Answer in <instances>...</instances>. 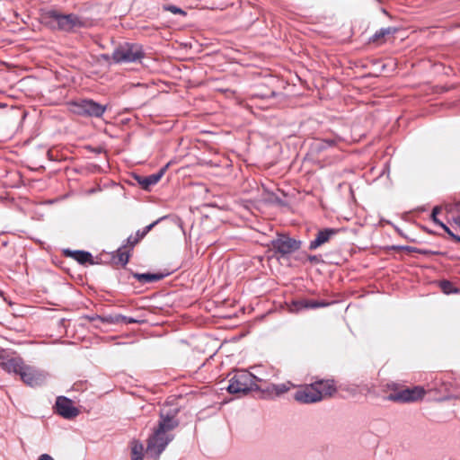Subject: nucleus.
<instances>
[{
  "label": "nucleus",
  "instance_id": "5",
  "mask_svg": "<svg viewBox=\"0 0 460 460\" xmlns=\"http://www.w3.org/2000/svg\"><path fill=\"white\" fill-rule=\"evenodd\" d=\"M24 364L23 358L17 352L0 349V367L4 371L19 375Z\"/></svg>",
  "mask_w": 460,
  "mask_h": 460
},
{
  "label": "nucleus",
  "instance_id": "23",
  "mask_svg": "<svg viewBox=\"0 0 460 460\" xmlns=\"http://www.w3.org/2000/svg\"><path fill=\"white\" fill-rule=\"evenodd\" d=\"M440 288L445 294H451L454 292H457V290L453 287V284L447 280L441 281Z\"/></svg>",
  "mask_w": 460,
  "mask_h": 460
},
{
  "label": "nucleus",
  "instance_id": "27",
  "mask_svg": "<svg viewBox=\"0 0 460 460\" xmlns=\"http://www.w3.org/2000/svg\"><path fill=\"white\" fill-rule=\"evenodd\" d=\"M116 321H117V322L121 321V322H123V323H136V322H137L136 320H134V319H132V318H128L127 316H123V315H119V316L117 317V320H116Z\"/></svg>",
  "mask_w": 460,
  "mask_h": 460
},
{
  "label": "nucleus",
  "instance_id": "4",
  "mask_svg": "<svg viewBox=\"0 0 460 460\" xmlns=\"http://www.w3.org/2000/svg\"><path fill=\"white\" fill-rule=\"evenodd\" d=\"M144 58L142 47L137 44H127L117 49L113 54L112 58L117 63L122 62H136Z\"/></svg>",
  "mask_w": 460,
  "mask_h": 460
},
{
  "label": "nucleus",
  "instance_id": "13",
  "mask_svg": "<svg viewBox=\"0 0 460 460\" xmlns=\"http://www.w3.org/2000/svg\"><path fill=\"white\" fill-rule=\"evenodd\" d=\"M314 386L321 394V401L332 397L336 392L337 388L333 379H320L314 381Z\"/></svg>",
  "mask_w": 460,
  "mask_h": 460
},
{
  "label": "nucleus",
  "instance_id": "26",
  "mask_svg": "<svg viewBox=\"0 0 460 460\" xmlns=\"http://www.w3.org/2000/svg\"><path fill=\"white\" fill-rule=\"evenodd\" d=\"M440 212L439 207H435L432 210L431 217L435 224L439 226V223H442L440 220L438 219L437 215Z\"/></svg>",
  "mask_w": 460,
  "mask_h": 460
},
{
  "label": "nucleus",
  "instance_id": "29",
  "mask_svg": "<svg viewBox=\"0 0 460 460\" xmlns=\"http://www.w3.org/2000/svg\"><path fill=\"white\" fill-rule=\"evenodd\" d=\"M139 242V238H137L136 236L130 235L127 239V243L129 246L134 247L137 243Z\"/></svg>",
  "mask_w": 460,
  "mask_h": 460
},
{
  "label": "nucleus",
  "instance_id": "25",
  "mask_svg": "<svg viewBox=\"0 0 460 460\" xmlns=\"http://www.w3.org/2000/svg\"><path fill=\"white\" fill-rule=\"evenodd\" d=\"M164 10L169 11L173 14L186 15V12H184L182 9H181L175 5H164Z\"/></svg>",
  "mask_w": 460,
  "mask_h": 460
},
{
  "label": "nucleus",
  "instance_id": "8",
  "mask_svg": "<svg viewBox=\"0 0 460 460\" xmlns=\"http://www.w3.org/2000/svg\"><path fill=\"white\" fill-rule=\"evenodd\" d=\"M301 243L286 235H279L272 240V249L282 256L290 254L300 248Z\"/></svg>",
  "mask_w": 460,
  "mask_h": 460
},
{
  "label": "nucleus",
  "instance_id": "6",
  "mask_svg": "<svg viewBox=\"0 0 460 460\" xmlns=\"http://www.w3.org/2000/svg\"><path fill=\"white\" fill-rule=\"evenodd\" d=\"M21 380L29 386H38L44 384L47 374L36 367L24 364L22 370L19 373Z\"/></svg>",
  "mask_w": 460,
  "mask_h": 460
},
{
  "label": "nucleus",
  "instance_id": "19",
  "mask_svg": "<svg viewBox=\"0 0 460 460\" xmlns=\"http://www.w3.org/2000/svg\"><path fill=\"white\" fill-rule=\"evenodd\" d=\"M67 253L81 264H84L86 262L92 263V254L88 252L75 251L67 252Z\"/></svg>",
  "mask_w": 460,
  "mask_h": 460
},
{
  "label": "nucleus",
  "instance_id": "32",
  "mask_svg": "<svg viewBox=\"0 0 460 460\" xmlns=\"http://www.w3.org/2000/svg\"><path fill=\"white\" fill-rule=\"evenodd\" d=\"M308 259H309V261H310L311 262H319V259H318V257H317V256H315V255L309 256V257H308Z\"/></svg>",
  "mask_w": 460,
  "mask_h": 460
},
{
  "label": "nucleus",
  "instance_id": "18",
  "mask_svg": "<svg viewBox=\"0 0 460 460\" xmlns=\"http://www.w3.org/2000/svg\"><path fill=\"white\" fill-rule=\"evenodd\" d=\"M164 274L162 273H136L134 274V278L137 279L141 283H149L161 280L164 278Z\"/></svg>",
  "mask_w": 460,
  "mask_h": 460
},
{
  "label": "nucleus",
  "instance_id": "10",
  "mask_svg": "<svg viewBox=\"0 0 460 460\" xmlns=\"http://www.w3.org/2000/svg\"><path fill=\"white\" fill-rule=\"evenodd\" d=\"M49 17L58 22V28L63 31H71L80 24L78 17L75 14H61L58 11H49Z\"/></svg>",
  "mask_w": 460,
  "mask_h": 460
},
{
  "label": "nucleus",
  "instance_id": "24",
  "mask_svg": "<svg viewBox=\"0 0 460 460\" xmlns=\"http://www.w3.org/2000/svg\"><path fill=\"white\" fill-rule=\"evenodd\" d=\"M439 226L443 228V230L456 243H460V236L455 234L451 229L445 225L444 223H439Z\"/></svg>",
  "mask_w": 460,
  "mask_h": 460
},
{
  "label": "nucleus",
  "instance_id": "33",
  "mask_svg": "<svg viewBox=\"0 0 460 460\" xmlns=\"http://www.w3.org/2000/svg\"><path fill=\"white\" fill-rule=\"evenodd\" d=\"M155 460H158V459L155 458Z\"/></svg>",
  "mask_w": 460,
  "mask_h": 460
},
{
  "label": "nucleus",
  "instance_id": "11",
  "mask_svg": "<svg viewBox=\"0 0 460 460\" xmlns=\"http://www.w3.org/2000/svg\"><path fill=\"white\" fill-rule=\"evenodd\" d=\"M339 230L335 228H325L318 231L316 236L309 243V250H316L320 246L327 243L333 236L338 234Z\"/></svg>",
  "mask_w": 460,
  "mask_h": 460
},
{
  "label": "nucleus",
  "instance_id": "17",
  "mask_svg": "<svg viewBox=\"0 0 460 460\" xmlns=\"http://www.w3.org/2000/svg\"><path fill=\"white\" fill-rule=\"evenodd\" d=\"M85 99L69 102L67 103L68 111L74 114L85 117Z\"/></svg>",
  "mask_w": 460,
  "mask_h": 460
},
{
  "label": "nucleus",
  "instance_id": "9",
  "mask_svg": "<svg viewBox=\"0 0 460 460\" xmlns=\"http://www.w3.org/2000/svg\"><path fill=\"white\" fill-rule=\"evenodd\" d=\"M55 409L58 415L67 420L75 419L80 413V411L74 406L73 401L65 396L57 398Z\"/></svg>",
  "mask_w": 460,
  "mask_h": 460
},
{
  "label": "nucleus",
  "instance_id": "15",
  "mask_svg": "<svg viewBox=\"0 0 460 460\" xmlns=\"http://www.w3.org/2000/svg\"><path fill=\"white\" fill-rule=\"evenodd\" d=\"M85 117L101 118L106 111L107 107L93 100L85 99Z\"/></svg>",
  "mask_w": 460,
  "mask_h": 460
},
{
  "label": "nucleus",
  "instance_id": "12",
  "mask_svg": "<svg viewBox=\"0 0 460 460\" xmlns=\"http://www.w3.org/2000/svg\"><path fill=\"white\" fill-rule=\"evenodd\" d=\"M329 303L324 301H316L310 299H298L292 302L290 311L297 313L303 309H315L319 307H325Z\"/></svg>",
  "mask_w": 460,
  "mask_h": 460
},
{
  "label": "nucleus",
  "instance_id": "22",
  "mask_svg": "<svg viewBox=\"0 0 460 460\" xmlns=\"http://www.w3.org/2000/svg\"><path fill=\"white\" fill-rule=\"evenodd\" d=\"M158 223V221H155L154 223L146 226L142 231L138 230L136 233V237L139 238V241L142 240L153 228L154 226Z\"/></svg>",
  "mask_w": 460,
  "mask_h": 460
},
{
  "label": "nucleus",
  "instance_id": "28",
  "mask_svg": "<svg viewBox=\"0 0 460 460\" xmlns=\"http://www.w3.org/2000/svg\"><path fill=\"white\" fill-rule=\"evenodd\" d=\"M336 144L335 139H323L321 140V147H324L325 145L328 146H332Z\"/></svg>",
  "mask_w": 460,
  "mask_h": 460
},
{
  "label": "nucleus",
  "instance_id": "20",
  "mask_svg": "<svg viewBox=\"0 0 460 460\" xmlns=\"http://www.w3.org/2000/svg\"><path fill=\"white\" fill-rule=\"evenodd\" d=\"M130 448L132 460H143L144 447L140 442L136 440L132 441Z\"/></svg>",
  "mask_w": 460,
  "mask_h": 460
},
{
  "label": "nucleus",
  "instance_id": "7",
  "mask_svg": "<svg viewBox=\"0 0 460 460\" xmlns=\"http://www.w3.org/2000/svg\"><path fill=\"white\" fill-rule=\"evenodd\" d=\"M294 399L304 404L314 403L321 401V394L314 386V382L309 385H301L294 394Z\"/></svg>",
  "mask_w": 460,
  "mask_h": 460
},
{
  "label": "nucleus",
  "instance_id": "2",
  "mask_svg": "<svg viewBox=\"0 0 460 460\" xmlns=\"http://www.w3.org/2000/svg\"><path fill=\"white\" fill-rule=\"evenodd\" d=\"M261 379L246 370L236 371L230 378L227 391L230 394H246L252 390H261L265 397L279 396L290 390L294 385L290 382L268 385L265 388L258 385Z\"/></svg>",
  "mask_w": 460,
  "mask_h": 460
},
{
  "label": "nucleus",
  "instance_id": "14",
  "mask_svg": "<svg viewBox=\"0 0 460 460\" xmlns=\"http://www.w3.org/2000/svg\"><path fill=\"white\" fill-rule=\"evenodd\" d=\"M397 31L395 27L382 28L369 39V43L380 46L385 43L390 37L394 36Z\"/></svg>",
  "mask_w": 460,
  "mask_h": 460
},
{
  "label": "nucleus",
  "instance_id": "30",
  "mask_svg": "<svg viewBox=\"0 0 460 460\" xmlns=\"http://www.w3.org/2000/svg\"><path fill=\"white\" fill-rule=\"evenodd\" d=\"M38 460H54L49 454H42L39 456Z\"/></svg>",
  "mask_w": 460,
  "mask_h": 460
},
{
  "label": "nucleus",
  "instance_id": "1",
  "mask_svg": "<svg viewBox=\"0 0 460 460\" xmlns=\"http://www.w3.org/2000/svg\"><path fill=\"white\" fill-rule=\"evenodd\" d=\"M177 413L176 408L163 407L161 409L158 426L147 440L146 451L147 456L159 459L160 455L173 439V436L170 432L179 424L176 420Z\"/></svg>",
  "mask_w": 460,
  "mask_h": 460
},
{
  "label": "nucleus",
  "instance_id": "16",
  "mask_svg": "<svg viewBox=\"0 0 460 460\" xmlns=\"http://www.w3.org/2000/svg\"><path fill=\"white\" fill-rule=\"evenodd\" d=\"M168 165L163 167L158 172L137 178L138 183L144 190H148L151 186L155 185L164 174Z\"/></svg>",
  "mask_w": 460,
  "mask_h": 460
},
{
  "label": "nucleus",
  "instance_id": "21",
  "mask_svg": "<svg viewBox=\"0 0 460 460\" xmlns=\"http://www.w3.org/2000/svg\"><path fill=\"white\" fill-rule=\"evenodd\" d=\"M118 260L122 265H126L128 262L129 253L126 250V247L119 248L118 250Z\"/></svg>",
  "mask_w": 460,
  "mask_h": 460
},
{
  "label": "nucleus",
  "instance_id": "31",
  "mask_svg": "<svg viewBox=\"0 0 460 460\" xmlns=\"http://www.w3.org/2000/svg\"><path fill=\"white\" fill-rule=\"evenodd\" d=\"M456 207L458 208L459 215L454 218V222L460 227V202L456 205Z\"/></svg>",
  "mask_w": 460,
  "mask_h": 460
},
{
  "label": "nucleus",
  "instance_id": "3",
  "mask_svg": "<svg viewBox=\"0 0 460 460\" xmlns=\"http://www.w3.org/2000/svg\"><path fill=\"white\" fill-rule=\"evenodd\" d=\"M390 394L386 399L394 402H412L421 400L426 392L421 386L406 387L396 383L387 385Z\"/></svg>",
  "mask_w": 460,
  "mask_h": 460
}]
</instances>
